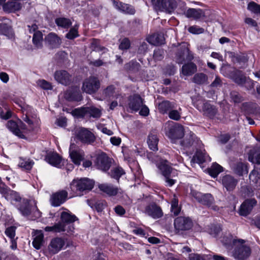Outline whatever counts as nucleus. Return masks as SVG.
<instances>
[{"instance_id":"4","label":"nucleus","mask_w":260,"mask_h":260,"mask_svg":"<svg viewBox=\"0 0 260 260\" xmlns=\"http://www.w3.org/2000/svg\"><path fill=\"white\" fill-rule=\"evenodd\" d=\"M0 193L6 200L16 207L20 204L24 198H22L19 193L11 190L4 184H0Z\"/></svg>"},{"instance_id":"1","label":"nucleus","mask_w":260,"mask_h":260,"mask_svg":"<svg viewBox=\"0 0 260 260\" xmlns=\"http://www.w3.org/2000/svg\"><path fill=\"white\" fill-rule=\"evenodd\" d=\"M158 167L164 177L166 185L170 187L172 186L177 181V171L171 168L167 160L160 161Z\"/></svg>"},{"instance_id":"21","label":"nucleus","mask_w":260,"mask_h":260,"mask_svg":"<svg viewBox=\"0 0 260 260\" xmlns=\"http://www.w3.org/2000/svg\"><path fill=\"white\" fill-rule=\"evenodd\" d=\"M198 140L196 135L192 132L186 133L184 138L180 141L181 146L184 148L186 149L197 144Z\"/></svg>"},{"instance_id":"12","label":"nucleus","mask_w":260,"mask_h":260,"mask_svg":"<svg viewBox=\"0 0 260 260\" xmlns=\"http://www.w3.org/2000/svg\"><path fill=\"white\" fill-rule=\"evenodd\" d=\"M175 230L177 233L190 230L192 225V220L188 217L179 216L174 221Z\"/></svg>"},{"instance_id":"33","label":"nucleus","mask_w":260,"mask_h":260,"mask_svg":"<svg viewBox=\"0 0 260 260\" xmlns=\"http://www.w3.org/2000/svg\"><path fill=\"white\" fill-rule=\"evenodd\" d=\"M18 1L8 2L3 5V9L5 12H12L20 10L21 9V5Z\"/></svg>"},{"instance_id":"7","label":"nucleus","mask_w":260,"mask_h":260,"mask_svg":"<svg viewBox=\"0 0 260 260\" xmlns=\"http://www.w3.org/2000/svg\"><path fill=\"white\" fill-rule=\"evenodd\" d=\"M16 207L21 215L24 217H28L32 213L35 217L41 216V212L39 211L37 207L30 206L29 201L26 199H23L21 203Z\"/></svg>"},{"instance_id":"38","label":"nucleus","mask_w":260,"mask_h":260,"mask_svg":"<svg viewBox=\"0 0 260 260\" xmlns=\"http://www.w3.org/2000/svg\"><path fill=\"white\" fill-rule=\"evenodd\" d=\"M124 174V170L119 166L113 168L108 173V175L112 178L116 179L118 182H119L120 178Z\"/></svg>"},{"instance_id":"30","label":"nucleus","mask_w":260,"mask_h":260,"mask_svg":"<svg viewBox=\"0 0 260 260\" xmlns=\"http://www.w3.org/2000/svg\"><path fill=\"white\" fill-rule=\"evenodd\" d=\"M61 222L66 227V224H70L73 223L77 220L78 218L74 215L69 212L63 211L61 213L60 215Z\"/></svg>"},{"instance_id":"14","label":"nucleus","mask_w":260,"mask_h":260,"mask_svg":"<svg viewBox=\"0 0 260 260\" xmlns=\"http://www.w3.org/2000/svg\"><path fill=\"white\" fill-rule=\"evenodd\" d=\"M68 193L65 190H60L53 193L50 198V203L53 207H58L68 199Z\"/></svg>"},{"instance_id":"51","label":"nucleus","mask_w":260,"mask_h":260,"mask_svg":"<svg viewBox=\"0 0 260 260\" xmlns=\"http://www.w3.org/2000/svg\"><path fill=\"white\" fill-rule=\"evenodd\" d=\"M233 169L235 173L239 176H242L244 172H247L246 166L242 162L236 163L233 167Z\"/></svg>"},{"instance_id":"35","label":"nucleus","mask_w":260,"mask_h":260,"mask_svg":"<svg viewBox=\"0 0 260 260\" xmlns=\"http://www.w3.org/2000/svg\"><path fill=\"white\" fill-rule=\"evenodd\" d=\"M181 3L183 5V3H182L180 0H166L163 11L171 13Z\"/></svg>"},{"instance_id":"45","label":"nucleus","mask_w":260,"mask_h":260,"mask_svg":"<svg viewBox=\"0 0 260 260\" xmlns=\"http://www.w3.org/2000/svg\"><path fill=\"white\" fill-rule=\"evenodd\" d=\"M232 79L238 85H242L246 81V77L243 74L242 71L238 70L233 76Z\"/></svg>"},{"instance_id":"27","label":"nucleus","mask_w":260,"mask_h":260,"mask_svg":"<svg viewBox=\"0 0 260 260\" xmlns=\"http://www.w3.org/2000/svg\"><path fill=\"white\" fill-rule=\"evenodd\" d=\"M176 104L174 102L164 101L158 105V110L162 114L168 113L172 109L176 108Z\"/></svg>"},{"instance_id":"46","label":"nucleus","mask_w":260,"mask_h":260,"mask_svg":"<svg viewBox=\"0 0 260 260\" xmlns=\"http://www.w3.org/2000/svg\"><path fill=\"white\" fill-rule=\"evenodd\" d=\"M43 40V34L41 31H38L33 34L32 42L34 45L38 48L42 47Z\"/></svg>"},{"instance_id":"3","label":"nucleus","mask_w":260,"mask_h":260,"mask_svg":"<svg viewBox=\"0 0 260 260\" xmlns=\"http://www.w3.org/2000/svg\"><path fill=\"white\" fill-rule=\"evenodd\" d=\"M190 194L202 204L207 206L214 211H219V207L214 204V199L211 194H203L193 189H191Z\"/></svg>"},{"instance_id":"47","label":"nucleus","mask_w":260,"mask_h":260,"mask_svg":"<svg viewBox=\"0 0 260 260\" xmlns=\"http://www.w3.org/2000/svg\"><path fill=\"white\" fill-rule=\"evenodd\" d=\"M206 160V156L202 152L197 151L196 154L192 157L190 160L191 165L193 167L196 163L199 164H203Z\"/></svg>"},{"instance_id":"18","label":"nucleus","mask_w":260,"mask_h":260,"mask_svg":"<svg viewBox=\"0 0 260 260\" xmlns=\"http://www.w3.org/2000/svg\"><path fill=\"white\" fill-rule=\"evenodd\" d=\"M144 213L153 219H158L163 216L161 208L155 203H152L146 206Z\"/></svg>"},{"instance_id":"26","label":"nucleus","mask_w":260,"mask_h":260,"mask_svg":"<svg viewBox=\"0 0 260 260\" xmlns=\"http://www.w3.org/2000/svg\"><path fill=\"white\" fill-rule=\"evenodd\" d=\"M45 160L52 166L60 168L61 158L56 153H49L47 154Z\"/></svg>"},{"instance_id":"50","label":"nucleus","mask_w":260,"mask_h":260,"mask_svg":"<svg viewBox=\"0 0 260 260\" xmlns=\"http://www.w3.org/2000/svg\"><path fill=\"white\" fill-rule=\"evenodd\" d=\"M55 22L58 26L64 28H69L72 24V22L69 19L64 17L57 18L55 19Z\"/></svg>"},{"instance_id":"43","label":"nucleus","mask_w":260,"mask_h":260,"mask_svg":"<svg viewBox=\"0 0 260 260\" xmlns=\"http://www.w3.org/2000/svg\"><path fill=\"white\" fill-rule=\"evenodd\" d=\"M185 16L188 18H193L194 19L200 18L202 16L201 9L189 8L185 12Z\"/></svg>"},{"instance_id":"61","label":"nucleus","mask_w":260,"mask_h":260,"mask_svg":"<svg viewBox=\"0 0 260 260\" xmlns=\"http://www.w3.org/2000/svg\"><path fill=\"white\" fill-rule=\"evenodd\" d=\"M234 61L240 64L245 63L248 60V57L244 54H238L233 58Z\"/></svg>"},{"instance_id":"13","label":"nucleus","mask_w":260,"mask_h":260,"mask_svg":"<svg viewBox=\"0 0 260 260\" xmlns=\"http://www.w3.org/2000/svg\"><path fill=\"white\" fill-rule=\"evenodd\" d=\"M69 154L72 161L78 166L84 159V152L74 143H71L69 149Z\"/></svg>"},{"instance_id":"25","label":"nucleus","mask_w":260,"mask_h":260,"mask_svg":"<svg viewBox=\"0 0 260 260\" xmlns=\"http://www.w3.org/2000/svg\"><path fill=\"white\" fill-rule=\"evenodd\" d=\"M201 112L203 113L204 115L212 119L218 113V109L215 106L208 102L207 104H205L203 110Z\"/></svg>"},{"instance_id":"5","label":"nucleus","mask_w":260,"mask_h":260,"mask_svg":"<svg viewBox=\"0 0 260 260\" xmlns=\"http://www.w3.org/2000/svg\"><path fill=\"white\" fill-rule=\"evenodd\" d=\"M73 115L79 118H99L101 117L102 112L100 109L94 107H85L74 109L73 111Z\"/></svg>"},{"instance_id":"53","label":"nucleus","mask_w":260,"mask_h":260,"mask_svg":"<svg viewBox=\"0 0 260 260\" xmlns=\"http://www.w3.org/2000/svg\"><path fill=\"white\" fill-rule=\"evenodd\" d=\"M182 109L179 108L178 109L175 110L172 109L168 114L169 117L174 120L178 121L181 118Z\"/></svg>"},{"instance_id":"40","label":"nucleus","mask_w":260,"mask_h":260,"mask_svg":"<svg viewBox=\"0 0 260 260\" xmlns=\"http://www.w3.org/2000/svg\"><path fill=\"white\" fill-rule=\"evenodd\" d=\"M158 139L156 135L150 133L147 139V143L149 148L153 151H157L158 150Z\"/></svg>"},{"instance_id":"16","label":"nucleus","mask_w":260,"mask_h":260,"mask_svg":"<svg viewBox=\"0 0 260 260\" xmlns=\"http://www.w3.org/2000/svg\"><path fill=\"white\" fill-rule=\"evenodd\" d=\"M168 135L172 142L176 143V140L182 138L184 135L183 127L179 123H175L170 127Z\"/></svg>"},{"instance_id":"28","label":"nucleus","mask_w":260,"mask_h":260,"mask_svg":"<svg viewBox=\"0 0 260 260\" xmlns=\"http://www.w3.org/2000/svg\"><path fill=\"white\" fill-rule=\"evenodd\" d=\"M222 183L227 190L231 191L235 188L237 181L231 176L226 175L222 177Z\"/></svg>"},{"instance_id":"19","label":"nucleus","mask_w":260,"mask_h":260,"mask_svg":"<svg viewBox=\"0 0 260 260\" xmlns=\"http://www.w3.org/2000/svg\"><path fill=\"white\" fill-rule=\"evenodd\" d=\"M45 41L50 48H59L61 44V40L57 34L50 32L45 37Z\"/></svg>"},{"instance_id":"36","label":"nucleus","mask_w":260,"mask_h":260,"mask_svg":"<svg viewBox=\"0 0 260 260\" xmlns=\"http://www.w3.org/2000/svg\"><path fill=\"white\" fill-rule=\"evenodd\" d=\"M249 178L251 184L257 189H260V174L257 171L252 170L249 175Z\"/></svg>"},{"instance_id":"59","label":"nucleus","mask_w":260,"mask_h":260,"mask_svg":"<svg viewBox=\"0 0 260 260\" xmlns=\"http://www.w3.org/2000/svg\"><path fill=\"white\" fill-rule=\"evenodd\" d=\"M230 98L235 103H239L243 101V97L236 91L230 92Z\"/></svg>"},{"instance_id":"29","label":"nucleus","mask_w":260,"mask_h":260,"mask_svg":"<svg viewBox=\"0 0 260 260\" xmlns=\"http://www.w3.org/2000/svg\"><path fill=\"white\" fill-rule=\"evenodd\" d=\"M64 98L69 101H80L82 96L79 90L70 89L67 90L64 94Z\"/></svg>"},{"instance_id":"52","label":"nucleus","mask_w":260,"mask_h":260,"mask_svg":"<svg viewBox=\"0 0 260 260\" xmlns=\"http://www.w3.org/2000/svg\"><path fill=\"white\" fill-rule=\"evenodd\" d=\"M207 76L204 73H198L194 76L192 81L197 84H203L207 81Z\"/></svg>"},{"instance_id":"34","label":"nucleus","mask_w":260,"mask_h":260,"mask_svg":"<svg viewBox=\"0 0 260 260\" xmlns=\"http://www.w3.org/2000/svg\"><path fill=\"white\" fill-rule=\"evenodd\" d=\"M147 40L150 44L154 45H161L165 42V38L163 35L158 33L151 35Z\"/></svg>"},{"instance_id":"57","label":"nucleus","mask_w":260,"mask_h":260,"mask_svg":"<svg viewBox=\"0 0 260 260\" xmlns=\"http://www.w3.org/2000/svg\"><path fill=\"white\" fill-rule=\"evenodd\" d=\"M34 165V162L29 159H22L19 163V166L26 170H30Z\"/></svg>"},{"instance_id":"10","label":"nucleus","mask_w":260,"mask_h":260,"mask_svg":"<svg viewBox=\"0 0 260 260\" xmlns=\"http://www.w3.org/2000/svg\"><path fill=\"white\" fill-rule=\"evenodd\" d=\"M112 159L104 152L96 155L94 163L96 168L104 172L109 170L111 166Z\"/></svg>"},{"instance_id":"31","label":"nucleus","mask_w":260,"mask_h":260,"mask_svg":"<svg viewBox=\"0 0 260 260\" xmlns=\"http://www.w3.org/2000/svg\"><path fill=\"white\" fill-rule=\"evenodd\" d=\"M197 71V67L195 63L192 62H188L184 64L182 67V73L184 76H191L196 73Z\"/></svg>"},{"instance_id":"48","label":"nucleus","mask_w":260,"mask_h":260,"mask_svg":"<svg viewBox=\"0 0 260 260\" xmlns=\"http://www.w3.org/2000/svg\"><path fill=\"white\" fill-rule=\"evenodd\" d=\"M238 70L235 68L232 67L230 66L227 65L222 67L221 69V73L224 76L228 77L231 79L232 78L233 76Z\"/></svg>"},{"instance_id":"60","label":"nucleus","mask_w":260,"mask_h":260,"mask_svg":"<svg viewBox=\"0 0 260 260\" xmlns=\"http://www.w3.org/2000/svg\"><path fill=\"white\" fill-rule=\"evenodd\" d=\"M37 85L45 90H51L52 89L51 84L44 79L39 80L37 82Z\"/></svg>"},{"instance_id":"62","label":"nucleus","mask_w":260,"mask_h":260,"mask_svg":"<svg viewBox=\"0 0 260 260\" xmlns=\"http://www.w3.org/2000/svg\"><path fill=\"white\" fill-rule=\"evenodd\" d=\"M16 227L15 226H11L8 227L5 232L6 236L9 237L10 239H15L16 235Z\"/></svg>"},{"instance_id":"6","label":"nucleus","mask_w":260,"mask_h":260,"mask_svg":"<svg viewBox=\"0 0 260 260\" xmlns=\"http://www.w3.org/2000/svg\"><path fill=\"white\" fill-rule=\"evenodd\" d=\"M245 241L239 239V241L235 242V246L233 255L237 259L243 260L249 256L251 253L250 247L244 244Z\"/></svg>"},{"instance_id":"17","label":"nucleus","mask_w":260,"mask_h":260,"mask_svg":"<svg viewBox=\"0 0 260 260\" xmlns=\"http://www.w3.org/2000/svg\"><path fill=\"white\" fill-rule=\"evenodd\" d=\"M98 188L102 192L109 197L116 196L121 193V188L110 183H103L98 185Z\"/></svg>"},{"instance_id":"55","label":"nucleus","mask_w":260,"mask_h":260,"mask_svg":"<svg viewBox=\"0 0 260 260\" xmlns=\"http://www.w3.org/2000/svg\"><path fill=\"white\" fill-rule=\"evenodd\" d=\"M222 171V167L217 164H214L210 169L209 173L211 176L216 177Z\"/></svg>"},{"instance_id":"8","label":"nucleus","mask_w":260,"mask_h":260,"mask_svg":"<svg viewBox=\"0 0 260 260\" xmlns=\"http://www.w3.org/2000/svg\"><path fill=\"white\" fill-rule=\"evenodd\" d=\"M76 138L82 143L92 145L96 140L95 135L88 128L81 127L75 132Z\"/></svg>"},{"instance_id":"63","label":"nucleus","mask_w":260,"mask_h":260,"mask_svg":"<svg viewBox=\"0 0 260 260\" xmlns=\"http://www.w3.org/2000/svg\"><path fill=\"white\" fill-rule=\"evenodd\" d=\"M78 36V28L76 27L71 28L69 32L66 35V37L70 40H73Z\"/></svg>"},{"instance_id":"37","label":"nucleus","mask_w":260,"mask_h":260,"mask_svg":"<svg viewBox=\"0 0 260 260\" xmlns=\"http://www.w3.org/2000/svg\"><path fill=\"white\" fill-rule=\"evenodd\" d=\"M237 241H239V239H234L233 236L231 234H229L227 236H224L221 239V242L223 245L226 249L229 250H230L233 246L235 247V242Z\"/></svg>"},{"instance_id":"32","label":"nucleus","mask_w":260,"mask_h":260,"mask_svg":"<svg viewBox=\"0 0 260 260\" xmlns=\"http://www.w3.org/2000/svg\"><path fill=\"white\" fill-rule=\"evenodd\" d=\"M7 128L12 132L14 135L20 138H24V135L22 133L18 127V125L16 122L13 120H9L7 123Z\"/></svg>"},{"instance_id":"11","label":"nucleus","mask_w":260,"mask_h":260,"mask_svg":"<svg viewBox=\"0 0 260 260\" xmlns=\"http://www.w3.org/2000/svg\"><path fill=\"white\" fill-rule=\"evenodd\" d=\"M100 87V82L97 77L90 76L83 83L82 90L87 93L92 94L96 92Z\"/></svg>"},{"instance_id":"54","label":"nucleus","mask_w":260,"mask_h":260,"mask_svg":"<svg viewBox=\"0 0 260 260\" xmlns=\"http://www.w3.org/2000/svg\"><path fill=\"white\" fill-rule=\"evenodd\" d=\"M140 67V64L136 61H131L125 65V68L126 70L132 72H137L139 70Z\"/></svg>"},{"instance_id":"49","label":"nucleus","mask_w":260,"mask_h":260,"mask_svg":"<svg viewBox=\"0 0 260 260\" xmlns=\"http://www.w3.org/2000/svg\"><path fill=\"white\" fill-rule=\"evenodd\" d=\"M66 230L63 224L60 222H58L51 226H46L45 228V231L46 232H54L56 233L65 231Z\"/></svg>"},{"instance_id":"64","label":"nucleus","mask_w":260,"mask_h":260,"mask_svg":"<svg viewBox=\"0 0 260 260\" xmlns=\"http://www.w3.org/2000/svg\"><path fill=\"white\" fill-rule=\"evenodd\" d=\"M248 9L251 12L260 15V6L254 2H250L248 5Z\"/></svg>"},{"instance_id":"42","label":"nucleus","mask_w":260,"mask_h":260,"mask_svg":"<svg viewBox=\"0 0 260 260\" xmlns=\"http://www.w3.org/2000/svg\"><path fill=\"white\" fill-rule=\"evenodd\" d=\"M191 99L193 106L200 112L203 110L205 104L208 103L207 102H206L205 99L200 95H195L192 96Z\"/></svg>"},{"instance_id":"22","label":"nucleus","mask_w":260,"mask_h":260,"mask_svg":"<svg viewBox=\"0 0 260 260\" xmlns=\"http://www.w3.org/2000/svg\"><path fill=\"white\" fill-rule=\"evenodd\" d=\"M54 76L55 80L62 85H68L71 82V77L66 71H57Z\"/></svg>"},{"instance_id":"44","label":"nucleus","mask_w":260,"mask_h":260,"mask_svg":"<svg viewBox=\"0 0 260 260\" xmlns=\"http://www.w3.org/2000/svg\"><path fill=\"white\" fill-rule=\"evenodd\" d=\"M248 160L252 163L260 164V150L258 149H252L250 151Z\"/></svg>"},{"instance_id":"2","label":"nucleus","mask_w":260,"mask_h":260,"mask_svg":"<svg viewBox=\"0 0 260 260\" xmlns=\"http://www.w3.org/2000/svg\"><path fill=\"white\" fill-rule=\"evenodd\" d=\"M94 181L87 178L75 179L70 183V187L73 192L80 194L84 191H88L94 186Z\"/></svg>"},{"instance_id":"23","label":"nucleus","mask_w":260,"mask_h":260,"mask_svg":"<svg viewBox=\"0 0 260 260\" xmlns=\"http://www.w3.org/2000/svg\"><path fill=\"white\" fill-rule=\"evenodd\" d=\"M113 4L117 10L124 14L133 15L135 13L134 8L130 5L115 0L113 1Z\"/></svg>"},{"instance_id":"39","label":"nucleus","mask_w":260,"mask_h":260,"mask_svg":"<svg viewBox=\"0 0 260 260\" xmlns=\"http://www.w3.org/2000/svg\"><path fill=\"white\" fill-rule=\"evenodd\" d=\"M34 236L33 246L36 249H39L41 248L43 242L44 235L41 231H36Z\"/></svg>"},{"instance_id":"58","label":"nucleus","mask_w":260,"mask_h":260,"mask_svg":"<svg viewBox=\"0 0 260 260\" xmlns=\"http://www.w3.org/2000/svg\"><path fill=\"white\" fill-rule=\"evenodd\" d=\"M208 233L213 237H216L221 231V227L219 225H211L208 229Z\"/></svg>"},{"instance_id":"56","label":"nucleus","mask_w":260,"mask_h":260,"mask_svg":"<svg viewBox=\"0 0 260 260\" xmlns=\"http://www.w3.org/2000/svg\"><path fill=\"white\" fill-rule=\"evenodd\" d=\"M166 0H151L154 8L156 11H163Z\"/></svg>"},{"instance_id":"9","label":"nucleus","mask_w":260,"mask_h":260,"mask_svg":"<svg viewBox=\"0 0 260 260\" xmlns=\"http://www.w3.org/2000/svg\"><path fill=\"white\" fill-rule=\"evenodd\" d=\"M188 46V45L185 42H182L180 44L175 57L177 63L182 64L186 60L190 61L193 59V55L189 51Z\"/></svg>"},{"instance_id":"20","label":"nucleus","mask_w":260,"mask_h":260,"mask_svg":"<svg viewBox=\"0 0 260 260\" xmlns=\"http://www.w3.org/2000/svg\"><path fill=\"white\" fill-rule=\"evenodd\" d=\"M256 204V201L254 199L245 200L241 205L239 213L242 216H246L248 215L253 207Z\"/></svg>"},{"instance_id":"24","label":"nucleus","mask_w":260,"mask_h":260,"mask_svg":"<svg viewBox=\"0 0 260 260\" xmlns=\"http://www.w3.org/2000/svg\"><path fill=\"white\" fill-rule=\"evenodd\" d=\"M65 242L61 238L53 239L49 244L48 249L51 253L55 254L58 252L64 245Z\"/></svg>"},{"instance_id":"41","label":"nucleus","mask_w":260,"mask_h":260,"mask_svg":"<svg viewBox=\"0 0 260 260\" xmlns=\"http://www.w3.org/2000/svg\"><path fill=\"white\" fill-rule=\"evenodd\" d=\"M12 27L6 23H0V35H4L9 38L13 36Z\"/></svg>"},{"instance_id":"15","label":"nucleus","mask_w":260,"mask_h":260,"mask_svg":"<svg viewBox=\"0 0 260 260\" xmlns=\"http://www.w3.org/2000/svg\"><path fill=\"white\" fill-rule=\"evenodd\" d=\"M144 103V99L138 93L133 94L128 98V107L132 111H138Z\"/></svg>"}]
</instances>
